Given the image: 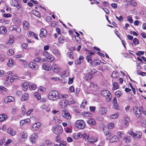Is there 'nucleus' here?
Returning <instances> with one entry per match:
<instances>
[{
    "instance_id": "f257e3e1",
    "label": "nucleus",
    "mask_w": 146,
    "mask_h": 146,
    "mask_svg": "<svg viewBox=\"0 0 146 146\" xmlns=\"http://www.w3.org/2000/svg\"><path fill=\"white\" fill-rule=\"evenodd\" d=\"M58 92L56 90H51L48 94V98L50 100L55 101L58 99Z\"/></svg>"
},
{
    "instance_id": "f03ea898",
    "label": "nucleus",
    "mask_w": 146,
    "mask_h": 146,
    "mask_svg": "<svg viewBox=\"0 0 146 146\" xmlns=\"http://www.w3.org/2000/svg\"><path fill=\"white\" fill-rule=\"evenodd\" d=\"M101 95L106 97V100L107 102H109L111 100L112 96L110 92L108 90H104L101 91Z\"/></svg>"
},
{
    "instance_id": "7ed1b4c3",
    "label": "nucleus",
    "mask_w": 146,
    "mask_h": 146,
    "mask_svg": "<svg viewBox=\"0 0 146 146\" xmlns=\"http://www.w3.org/2000/svg\"><path fill=\"white\" fill-rule=\"evenodd\" d=\"M85 125V122L82 120L77 121L75 124V126L80 129H83Z\"/></svg>"
},
{
    "instance_id": "20e7f679",
    "label": "nucleus",
    "mask_w": 146,
    "mask_h": 146,
    "mask_svg": "<svg viewBox=\"0 0 146 146\" xmlns=\"http://www.w3.org/2000/svg\"><path fill=\"white\" fill-rule=\"evenodd\" d=\"M53 131L55 134L59 135L62 133L63 130L62 126L60 125H58L54 127Z\"/></svg>"
},
{
    "instance_id": "39448f33",
    "label": "nucleus",
    "mask_w": 146,
    "mask_h": 146,
    "mask_svg": "<svg viewBox=\"0 0 146 146\" xmlns=\"http://www.w3.org/2000/svg\"><path fill=\"white\" fill-rule=\"evenodd\" d=\"M9 30L11 31H13L15 33L17 34H19L21 31V28L15 25L11 26L9 28Z\"/></svg>"
},
{
    "instance_id": "423d86ee",
    "label": "nucleus",
    "mask_w": 146,
    "mask_h": 146,
    "mask_svg": "<svg viewBox=\"0 0 146 146\" xmlns=\"http://www.w3.org/2000/svg\"><path fill=\"white\" fill-rule=\"evenodd\" d=\"M133 111L135 114V115L137 117H139L141 113V112L139 108H138L137 106H134L133 108Z\"/></svg>"
},
{
    "instance_id": "0eeeda50",
    "label": "nucleus",
    "mask_w": 146,
    "mask_h": 146,
    "mask_svg": "<svg viewBox=\"0 0 146 146\" xmlns=\"http://www.w3.org/2000/svg\"><path fill=\"white\" fill-rule=\"evenodd\" d=\"M43 55L46 57L47 59L51 61H53L54 59V57L51 54H49L47 51H44L43 53Z\"/></svg>"
},
{
    "instance_id": "6e6552de",
    "label": "nucleus",
    "mask_w": 146,
    "mask_h": 146,
    "mask_svg": "<svg viewBox=\"0 0 146 146\" xmlns=\"http://www.w3.org/2000/svg\"><path fill=\"white\" fill-rule=\"evenodd\" d=\"M68 103L67 100L65 99H64L60 101V105L62 108H63L66 106Z\"/></svg>"
},
{
    "instance_id": "1a4fd4ad",
    "label": "nucleus",
    "mask_w": 146,
    "mask_h": 146,
    "mask_svg": "<svg viewBox=\"0 0 146 146\" xmlns=\"http://www.w3.org/2000/svg\"><path fill=\"white\" fill-rule=\"evenodd\" d=\"M29 67L32 68L34 70H37L38 68V66L34 62H31L28 65Z\"/></svg>"
},
{
    "instance_id": "9d476101",
    "label": "nucleus",
    "mask_w": 146,
    "mask_h": 146,
    "mask_svg": "<svg viewBox=\"0 0 146 146\" xmlns=\"http://www.w3.org/2000/svg\"><path fill=\"white\" fill-rule=\"evenodd\" d=\"M43 68L45 70L50 71L51 69V66L47 63H44L42 66Z\"/></svg>"
},
{
    "instance_id": "9b49d317",
    "label": "nucleus",
    "mask_w": 146,
    "mask_h": 146,
    "mask_svg": "<svg viewBox=\"0 0 146 146\" xmlns=\"http://www.w3.org/2000/svg\"><path fill=\"white\" fill-rule=\"evenodd\" d=\"M52 53L58 58H60V53L57 48L54 49L52 50Z\"/></svg>"
},
{
    "instance_id": "f8f14e48",
    "label": "nucleus",
    "mask_w": 146,
    "mask_h": 146,
    "mask_svg": "<svg viewBox=\"0 0 146 146\" xmlns=\"http://www.w3.org/2000/svg\"><path fill=\"white\" fill-rule=\"evenodd\" d=\"M41 125L40 123L39 122L35 123L33 125L32 129H33L34 131L37 130L40 126Z\"/></svg>"
},
{
    "instance_id": "ddd939ff",
    "label": "nucleus",
    "mask_w": 146,
    "mask_h": 146,
    "mask_svg": "<svg viewBox=\"0 0 146 146\" xmlns=\"http://www.w3.org/2000/svg\"><path fill=\"white\" fill-rule=\"evenodd\" d=\"M62 116L67 119H69L71 118V116L67 111H63L62 114Z\"/></svg>"
},
{
    "instance_id": "4468645a",
    "label": "nucleus",
    "mask_w": 146,
    "mask_h": 146,
    "mask_svg": "<svg viewBox=\"0 0 146 146\" xmlns=\"http://www.w3.org/2000/svg\"><path fill=\"white\" fill-rule=\"evenodd\" d=\"M38 138L36 134L34 133L31 135L30 137V140L31 142L33 143H35V140Z\"/></svg>"
},
{
    "instance_id": "2eb2a0df",
    "label": "nucleus",
    "mask_w": 146,
    "mask_h": 146,
    "mask_svg": "<svg viewBox=\"0 0 146 146\" xmlns=\"http://www.w3.org/2000/svg\"><path fill=\"white\" fill-rule=\"evenodd\" d=\"M13 97L11 96H8L6 97L4 99V102L5 103H7L9 102H13L14 100Z\"/></svg>"
},
{
    "instance_id": "dca6fc26",
    "label": "nucleus",
    "mask_w": 146,
    "mask_h": 146,
    "mask_svg": "<svg viewBox=\"0 0 146 146\" xmlns=\"http://www.w3.org/2000/svg\"><path fill=\"white\" fill-rule=\"evenodd\" d=\"M47 35V31L44 29H41L40 30V33L39 36L40 37H45Z\"/></svg>"
},
{
    "instance_id": "f3484780",
    "label": "nucleus",
    "mask_w": 146,
    "mask_h": 146,
    "mask_svg": "<svg viewBox=\"0 0 146 146\" xmlns=\"http://www.w3.org/2000/svg\"><path fill=\"white\" fill-rule=\"evenodd\" d=\"M7 29L5 26H2L0 27V33L4 34L7 32Z\"/></svg>"
},
{
    "instance_id": "a211bd4d",
    "label": "nucleus",
    "mask_w": 146,
    "mask_h": 146,
    "mask_svg": "<svg viewBox=\"0 0 146 146\" xmlns=\"http://www.w3.org/2000/svg\"><path fill=\"white\" fill-rule=\"evenodd\" d=\"M99 111L102 114L105 115L106 114L107 110L106 108L104 107H101L100 108Z\"/></svg>"
},
{
    "instance_id": "6ab92c4d",
    "label": "nucleus",
    "mask_w": 146,
    "mask_h": 146,
    "mask_svg": "<svg viewBox=\"0 0 146 146\" xmlns=\"http://www.w3.org/2000/svg\"><path fill=\"white\" fill-rule=\"evenodd\" d=\"M8 133L11 136H14L16 134V132L13 130L12 128H9L7 129Z\"/></svg>"
},
{
    "instance_id": "aec40b11",
    "label": "nucleus",
    "mask_w": 146,
    "mask_h": 146,
    "mask_svg": "<svg viewBox=\"0 0 146 146\" xmlns=\"http://www.w3.org/2000/svg\"><path fill=\"white\" fill-rule=\"evenodd\" d=\"M22 86L23 87V89L24 91H26L28 89V87L29 86L27 82H23L22 83Z\"/></svg>"
},
{
    "instance_id": "412c9836",
    "label": "nucleus",
    "mask_w": 146,
    "mask_h": 146,
    "mask_svg": "<svg viewBox=\"0 0 146 146\" xmlns=\"http://www.w3.org/2000/svg\"><path fill=\"white\" fill-rule=\"evenodd\" d=\"M29 97V94L27 93H25L23 94L21 98L22 101H25L27 100Z\"/></svg>"
},
{
    "instance_id": "4be33fe9",
    "label": "nucleus",
    "mask_w": 146,
    "mask_h": 146,
    "mask_svg": "<svg viewBox=\"0 0 146 146\" xmlns=\"http://www.w3.org/2000/svg\"><path fill=\"white\" fill-rule=\"evenodd\" d=\"M88 124H91L92 125H94L95 124V121L93 118L90 119L87 121Z\"/></svg>"
},
{
    "instance_id": "5701e85b",
    "label": "nucleus",
    "mask_w": 146,
    "mask_h": 146,
    "mask_svg": "<svg viewBox=\"0 0 146 146\" xmlns=\"http://www.w3.org/2000/svg\"><path fill=\"white\" fill-rule=\"evenodd\" d=\"M14 41L13 37L12 35H11L10 36V38L7 42V44L8 45L11 44L13 43Z\"/></svg>"
},
{
    "instance_id": "b1692460",
    "label": "nucleus",
    "mask_w": 146,
    "mask_h": 146,
    "mask_svg": "<svg viewBox=\"0 0 146 146\" xmlns=\"http://www.w3.org/2000/svg\"><path fill=\"white\" fill-rule=\"evenodd\" d=\"M109 130V129H107V127H104L103 128V131L104 134L107 136L109 134L110 132Z\"/></svg>"
},
{
    "instance_id": "393cba45",
    "label": "nucleus",
    "mask_w": 146,
    "mask_h": 146,
    "mask_svg": "<svg viewBox=\"0 0 146 146\" xmlns=\"http://www.w3.org/2000/svg\"><path fill=\"white\" fill-rule=\"evenodd\" d=\"M118 139V138L116 136H113L110 139V142H116Z\"/></svg>"
},
{
    "instance_id": "a878e982",
    "label": "nucleus",
    "mask_w": 146,
    "mask_h": 146,
    "mask_svg": "<svg viewBox=\"0 0 146 146\" xmlns=\"http://www.w3.org/2000/svg\"><path fill=\"white\" fill-rule=\"evenodd\" d=\"M118 76V73L115 71H114L111 75V77L114 78H117Z\"/></svg>"
},
{
    "instance_id": "bb28decb",
    "label": "nucleus",
    "mask_w": 146,
    "mask_h": 146,
    "mask_svg": "<svg viewBox=\"0 0 146 146\" xmlns=\"http://www.w3.org/2000/svg\"><path fill=\"white\" fill-rule=\"evenodd\" d=\"M19 1L16 0H12L11 5L12 6L15 7L16 5L18 4Z\"/></svg>"
},
{
    "instance_id": "cd10ccee",
    "label": "nucleus",
    "mask_w": 146,
    "mask_h": 146,
    "mask_svg": "<svg viewBox=\"0 0 146 146\" xmlns=\"http://www.w3.org/2000/svg\"><path fill=\"white\" fill-rule=\"evenodd\" d=\"M129 120V118L127 117H126L123 120L124 123H125V125L126 126H127L128 125V122Z\"/></svg>"
},
{
    "instance_id": "c85d7f7f",
    "label": "nucleus",
    "mask_w": 146,
    "mask_h": 146,
    "mask_svg": "<svg viewBox=\"0 0 146 146\" xmlns=\"http://www.w3.org/2000/svg\"><path fill=\"white\" fill-rule=\"evenodd\" d=\"M12 76V73L11 71L7 72L5 74V76L7 79L10 77Z\"/></svg>"
},
{
    "instance_id": "c756f323",
    "label": "nucleus",
    "mask_w": 146,
    "mask_h": 146,
    "mask_svg": "<svg viewBox=\"0 0 146 146\" xmlns=\"http://www.w3.org/2000/svg\"><path fill=\"white\" fill-rule=\"evenodd\" d=\"M13 64V60L11 59L9 60V63H7V65L10 67H12Z\"/></svg>"
},
{
    "instance_id": "7c9ffc66",
    "label": "nucleus",
    "mask_w": 146,
    "mask_h": 146,
    "mask_svg": "<svg viewBox=\"0 0 146 146\" xmlns=\"http://www.w3.org/2000/svg\"><path fill=\"white\" fill-rule=\"evenodd\" d=\"M122 92L120 91H117L115 93V96L118 98H119L122 94Z\"/></svg>"
},
{
    "instance_id": "2f4dec72",
    "label": "nucleus",
    "mask_w": 146,
    "mask_h": 146,
    "mask_svg": "<svg viewBox=\"0 0 146 146\" xmlns=\"http://www.w3.org/2000/svg\"><path fill=\"white\" fill-rule=\"evenodd\" d=\"M20 135L23 138H25L27 136L26 133L24 131H21L20 133Z\"/></svg>"
},
{
    "instance_id": "473e14b6",
    "label": "nucleus",
    "mask_w": 146,
    "mask_h": 146,
    "mask_svg": "<svg viewBox=\"0 0 146 146\" xmlns=\"http://www.w3.org/2000/svg\"><path fill=\"white\" fill-rule=\"evenodd\" d=\"M23 26L24 27H25L26 28H28L29 27V23L26 21H24L23 23Z\"/></svg>"
},
{
    "instance_id": "72a5a7b5",
    "label": "nucleus",
    "mask_w": 146,
    "mask_h": 146,
    "mask_svg": "<svg viewBox=\"0 0 146 146\" xmlns=\"http://www.w3.org/2000/svg\"><path fill=\"white\" fill-rule=\"evenodd\" d=\"M92 77V75L91 74H86L85 75V80L88 81L91 79Z\"/></svg>"
},
{
    "instance_id": "f704fd0d",
    "label": "nucleus",
    "mask_w": 146,
    "mask_h": 146,
    "mask_svg": "<svg viewBox=\"0 0 146 146\" xmlns=\"http://www.w3.org/2000/svg\"><path fill=\"white\" fill-rule=\"evenodd\" d=\"M5 119V115L3 114L0 115V121H3Z\"/></svg>"
},
{
    "instance_id": "c9c22d12",
    "label": "nucleus",
    "mask_w": 146,
    "mask_h": 146,
    "mask_svg": "<svg viewBox=\"0 0 146 146\" xmlns=\"http://www.w3.org/2000/svg\"><path fill=\"white\" fill-rule=\"evenodd\" d=\"M135 137H137L138 138H140L142 136V133L140 131L138 132V133H137L135 134Z\"/></svg>"
},
{
    "instance_id": "e433bc0d",
    "label": "nucleus",
    "mask_w": 146,
    "mask_h": 146,
    "mask_svg": "<svg viewBox=\"0 0 146 146\" xmlns=\"http://www.w3.org/2000/svg\"><path fill=\"white\" fill-rule=\"evenodd\" d=\"M68 75V72L67 71H65L63 72V73L61 74V76L62 78L66 77Z\"/></svg>"
},
{
    "instance_id": "4c0bfd02",
    "label": "nucleus",
    "mask_w": 146,
    "mask_h": 146,
    "mask_svg": "<svg viewBox=\"0 0 146 146\" xmlns=\"http://www.w3.org/2000/svg\"><path fill=\"white\" fill-rule=\"evenodd\" d=\"M87 102L86 101L84 100L82 103L80 105V107L82 108H84L85 106L87 104Z\"/></svg>"
},
{
    "instance_id": "58836bf2",
    "label": "nucleus",
    "mask_w": 146,
    "mask_h": 146,
    "mask_svg": "<svg viewBox=\"0 0 146 146\" xmlns=\"http://www.w3.org/2000/svg\"><path fill=\"white\" fill-rule=\"evenodd\" d=\"M117 136H119L120 138H122L123 139L124 138V134L120 132H117Z\"/></svg>"
},
{
    "instance_id": "ea45409f",
    "label": "nucleus",
    "mask_w": 146,
    "mask_h": 146,
    "mask_svg": "<svg viewBox=\"0 0 146 146\" xmlns=\"http://www.w3.org/2000/svg\"><path fill=\"white\" fill-rule=\"evenodd\" d=\"M92 56L90 55H88L86 57V59L90 63H91L92 62V61L91 60Z\"/></svg>"
},
{
    "instance_id": "a19ab883",
    "label": "nucleus",
    "mask_w": 146,
    "mask_h": 146,
    "mask_svg": "<svg viewBox=\"0 0 146 146\" xmlns=\"http://www.w3.org/2000/svg\"><path fill=\"white\" fill-rule=\"evenodd\" d=\"M14 53L13 50L11 49H9L7 51V54L9 55H11L13 54Z\"/></svg>"
},
{
    "instance_id": "79ce46f5",
    "label": "nucleus",
    "mask_w": 146,
    "mask_h": 146,
    "mask_svg": "<svg viewBox=\"0 0 146 146\" xmlns=\"http://www.w3.org/2000/svg\"><path fill=\"white\" fill-rule=\"evenodd\" d=\"M34 96L38 100H40L41 99V97L40 95L38 94V93L36 92L35 93Z\"/></svg>"
},
{
    "instance_id": "37998d69",
    "label": "nucleus",
    "mask_w": 146,
    "mask_h": 146,
    "mask_svg": "<svg viewBox=\"0 0 146 146\" xmlns=\"http://www.w3.org/2000/svg\"><path fill=\"white\" fill-rule=\"evenodd\" d=\"M113 86L114 89H113V90H116L118 88V85L117 84L116 82H114L113 84Z\"/></svg>"
},
{
    "instance_id": "c03bdc74",
    "label": "nucleus",
    "mask_w": 146,
    "mask_h": 146,
    "mask_svg": "<svg viewBox=\"0 0 146 146\" xmlns=\"http://www.w3.org/2000/svg\"><path fill=\"white\" fill-rule=\"evenodd\" d=\"M123 139H124L125 142L126 143L129 142L130 141V138L129 136H127L125 138L124 137Z\"/></svg>"
},
{
    "instance_id": "a18cd8bd",
    "label": "nucleus",
    "mask_w": 146,
    "mask_h": 146,
    "mask_svg": "<svg viewBox=\"0 0 146 146\" xmlns=\"http://www.w3.org/2000/svg\"><path fill=\"white\" fill-rule=\"evenodd\" d=\"M82 114L84 116L88 117L90 115L91 113L89 112L84 111L82 112Z\"/></svg>"
},
{
    "instance_id": "49530a36",
    "label": "nucleus",
    "mask_w": 146,
    "mask_h": 146,
    "mask_svg": "<svg viewBox=\"0 0 146 146\" xmlns=\"http://www.w3.org/2000/svg\"><path fill=\"white\" fill-rule=\"evenodd\" d=\"M17 76H12L11 78L10 81L11 82H13L14 81V80L15 79H17ZM19 77H18L17 78V79H19Z\"/></svg>"
},
{
    "instance_id": "de8ad7c7",
    "label": "nucleus",
    "mask_w": 146,
    "mask_h": 146,
    "mask_svg": "<svg viewBox=\"0 0 146 146\" xmlns=\"http://www.w3.org/2000/svg\"><path fill=\"white\" fill-rule=\"evenodd\" d=\"M133 42L135 45L139 43V40L137 38H135L133 40Z\"/></svg>"
},
{
    "instance_id": "09e8293b",
    "label": "nucleus",
    "mask_w": 146,
    "mask_h": 146,
    "mask_svg": "<svg viewBox=\"0 0 146 146\" xmlns=\"http://www.w3.org/2000/svg\"><path fill=\"white\" fill-rule=\"evenodd\" d=\"M3 17L6 18H8L10 17L11 15L9 13H4L3 15Z\"/></svg>"
},
{
    "instance_id": "8fccbe9b",
    "label": "nucleus",
    "mask_w": 146,
    "mask_h": 146,
    "mask_svg": "<svg viewBox=\"0 0 146 146\" xmlns=\"http://www.w3.org/2000/svg\"><path fill=\"white\" fill-rule=\"evenodd\" d=\"M127 19L129 22L131 23L133 22V20L131 16H129L127 17Z\"/></svg>"
},
{
    "instance_id": "3c124183",
    "label": "nucleus",
    "mask_w": 146,
    "mask_h": 146,
    "mask_svg": "<svg viewBox=\"0 0 146 146\" xmlns=\"http://www.w3.org/2000/svg\"><path fill=\"white\" fill-rule=\"evenodd\" d=\"M58 40L60 42L63 43L64 42V37L63 36L60 37L59 38Z\"/></svg>"
},
{
    "instance_id": "603ef678",
    "label": "nucleus",
    "mask_w": 146,
    "mask_h": 146,
    "mask_svg": "<svg viewBox=\"0 0 146 146\" xmlns=\"http://www.w3.org/2000/svg\"><path fill=\"white\" fill-rule=\"evenodd\" d=\"M68 56H69V57L70 58L73 59L74 58L72 56V54H73V52H68L67 53Z\"/></svg>"
},
{
    "instance_id": "864d4df0",
    "label": "nucleus",
    "mask_w": 146,
    "mask_h": 146,
    "mask_svg": "<svg viewBox=\"0 0 146 146\" xmlns=\"http://www.w3.org/2000/svg\"><path fill=\"white\" fill-rule=\"evenodd\" d=\"M114 127V124L113 123H110L108 125V129H112Z\"/></svg>"
},
{
    "instance_id": "5fc2aeb1",
    "label": "nucleus",
    "mask_w": 146,
    "mask_h": 146,
    "mask_svg": "<svg viewBox=\"0 0 146 146\" xmlns=\"http://www.w3.org/2000/svg\"><path fill=\"white\" fill-rule=\"evenodd\" d=\"M128 133L130 135H132L133 136V137H135V134L134 133H133V132L132 130H129V131Z\"/></svg>"
},
{
    "instance_id": "6e6d98bb",
    "label": "nucleus",
    "mask_w": 146,
    "mask_h": 146,
    "mask_svg": "<svg viewBox=\"0 0 146 146\" xmlns=\"http://www.w3.org/2000/svg\"><path fill=\"white\" fill-rule=\"evenodd\" d=\"M74 78V77L72 78H69V81L68 82L69 84H71L72 83L73 81V79Z\"/></svg>"
},
{
    "instance_id": "4d7b16f0",
    "label": "nucleus",
    "mask_w": 146,
    "mask_h": 146,
    "mask_svg": "<svg viewBox=\"0 0 146 146\" xmlns=\"http://www.w3.org/2000/svg\"><path fill=\"white\" fill-rule=\"evenodd\" d=\"M91 64L92 65L94 66H96L98 64H99L98 62H97V60H95L93 62H92Z\"/></svg>"
},
{
    "instance_id": "13d9d810",
    "label": "nucleus",
    "mask_w": 146,
    "mask_h": 146,
    "mask_svg": "<svg viewBox=\"0 0 146 146\" xmlns=\"http://www.w3.org/2000/svg\"><path fill=\"white\" fill-rule=\"evenodd\" d=\"M118 116L116 114H113L110 116V117L113 119L116 118Z\"/></svg>"
},
{
    "instance_id": "bf43d9fd",
    "label": "nucleus",
    "mask_w": 146,
    "mask_h": 146,
    "mask_svg": "<svg viewBox=\"0 0 146 146\" xmlns=\"http://www.w3.org/2000/svg\"><path fill=\"white\" fill-rule=\"evenodd\" d=\"M41 60V58L40 57L36 58L34 59V61L37 62H39Z\"/></svg>"
},
{
    "instance_id": "052dcab7",
    "label": "nucleus",
    "mask_w": 146,
    "mask_h": 146,
    "mask_svg": "<svg viewBox=\"0 0 146 146\" xmlns=\"http://www.w3.org/2000/svg\"><path fill=\"white\" fill-rule=\"evenodd\" d=\"M45 142L47 145H50L52 144V142L48 140H46Z\"/></svg>"
},
{
    "instance_id": "680f3d73",
    "label": "nucleus",
    "mask_w": 146,
    "mask_h": 146,
    "mask_svg": "<svg viewBox=\"0 0 146 146\" xmlns=\"http://www.w3.org/2000/svg\"><path fill=\"white\" fill-rule=\"evenodd\" d=\"M35 35V33L31 31H30L29 33V35H28V36L29 37H31L32 36H33V35Z\"/></svg>"
},
{
    "instance_id": "e2e57ef3",
    "label": "nucleus",
    "mask_w": 146,
    "mask_h": 146,
    "mask_svg": "<svg viewBox=\"0 0 146 146\" xmlns=\"http://www.w3.org/2000/svg\"><path fill=\"white\" fill-rule=\"evenodd\" d=\"M31 87L32 89L35 90L36 88V86L35 84H33L31 86Z\"/></svg>"
},
{
    "instance_id": "0e129e2a",
    "label": "nucleus",
    "mask_w": 146,
    "mask_h": 146,
    "mask_svg": "<svg viewBox=\"0 0 146 146\" xmlns=\"http://www.w3.org/2000/svg\"><path fill=\"white\" fill-rule=\"evenodd\" d=\"M81 62V61L79 59L76 60L75 62V63L76 64H80Z\"/></svg>"
},
{
    "instance_id": "69168bd1",
    "label": "nucleus",
    "mask_w": 146,
    "mask_h": 146,
    "mask_svg": "<svg viewBox=\"0 0 146 146\" xmlns=\"http://www.w3.org/2000/svg\"><path fill=\"white\" fill-rule=\"evenodd\" d=\"M111 7L115 8H117V4L116 3H113L111 4Z\"/></svg>"
},
{
    "instance_id": "338daca9",
    "label": "nucleus",
    "mask_w": 146,
    "mask_h": 146,
    "mask_svg": "<svg viewBox=\"0 0 146 146\" xmlns=\"http://www.w3.org/2000/svg\"><path fill=\"white\" fill-rule=\"evenodd\" d=\"M69 90L71 92H73L74 91V88L73 86H71L69 88Z\"/></svg>"
},
{
    "instance_id": "774afa93",
    "label": "nucleus",
    "mask_w": 146,
    "mask_h": 146,
    "mask_svg": "<svg viewBox=\"0 0 146 146\" xmlns=\"http://www.w3.org/2000/svg\"><path fill=\"white\" fill-rule=\"evenodd\" d=\"M90 109L91 111L94 112L95 110V107L94 106H90Z\"/></svg>"
}]
</instances>
